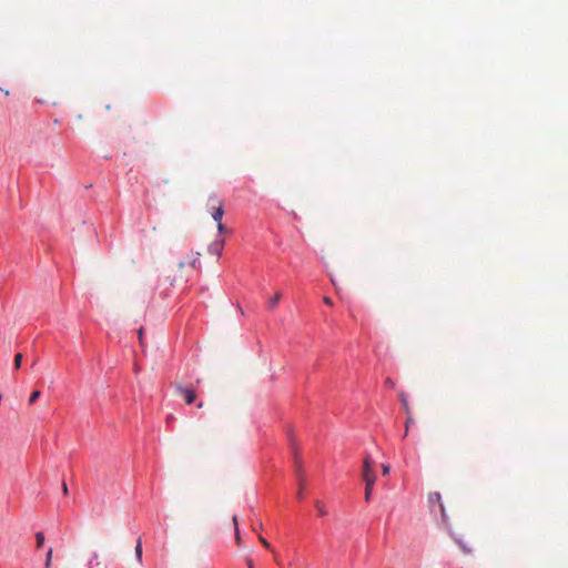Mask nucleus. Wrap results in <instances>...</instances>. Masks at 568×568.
I'll list each match as a JSON object with an SVG mask.
<instances>
[{"instance_id":"c756f323","label":"nucleus","mask_w":568,"mask_h":568,"mask_svg":"<svg viewBox=\"0 0 568 568\" xmlns=\"http://www.w3.org/2000/svg\"><path fill=\"white\" fill-rule=\"evenodd\" d=\"M197 407H199V408H202V407H203V403H202V402H200V403L197 404Z\"/></svg>"},{"instance_id":"a878e982","label":"nucleus","mask_w":568,"mask_h":568,"mask_svg":"<svg viewBox=\"0 0 568 568\" xmlns=\"http://www.w3.org/2000/svg\"><path fill=\"white\" fill-rule=\"evenodd\" d=\"M138 333H139V339H140V342H141V344H142V343H143V342H142L143 328L141 327V328L139 329V332H138Z\"/></svg>"},{"instance_id":"a211bd4d","label":"nucleus","mask_w":568,"mask_h":568,"mask_svg":"<svg viewBox=\"0 0 568 568\" xmlns=\"http://www.w3.org/2000/svg\"><path fill=\"white\" fill-rule=\"evenodd\" d=\"M217 231H219V233H221V234H222V233H226V232H227V230H226L225 225H224L222 222L217 223Z\"/></svg>"},{"instance_id":"f257e3e1","label":"nucleus","mask_w":568,"mask_h":568,"mask_svg":"<svg viewBox=\"0 0 568 568\" xmlns=\"http://www.w3.org/2000/svg\"><path fill=\"white\" fill-rule=\"evenodd\" d=\"M207 210L216 223L222 222L224 215V202L215 195L209 197Z\"/></svg>"},{"instance_id":"f3484780","label":"nucleus","mask_w":568,"mask_h":568,"mask_svg":"<svg viewBox=\"0 0 568 568\" xmlns=\"http://www.w3.org/2000/svg\"><path fill=\"white\" fill-rule=\"evenodd\" d=\"M456 541L459 544V546L462 547V549H463V551H464L465 554H469V552L471 551V549H470V548H468V547H467L465 544H463L460 540H456Z\"/></svg>"},{"instance_id":"dca6fc26","label":"nucleus","mask_w":568,"mask_h":568,"mask_svg":"<svg viewBox=\"0 0 568 568\" xmlns=\"http://www.w3.org/2000/svg\"><path fill=\"white\" fill-rule=\"evenodd\" d=\"M413 423L412 414H407L406 423H405V436L408 433L409 425Z\"/></svg>"},{"instance_id":"bb28decb","label":"nucleus","mask_w":568,"mask_h":568,"mask_svg":"<svg viewBox=\"0 0 568 568\" xmlns=\"http://www.w3.org/2000/svg\"><path fill=\"white\" fill-rule=\"evenodd\" d=\"M232 520H233V524H234V528L236 529V527H239L237 516H234Z\"/></svg>"},{"instance_id":"39448f33","label":"nucleus","mask_w":568,"mask_h":568,"mask_svg":"<svg viewBox=\"0 0 568 568\" xmlns=\"http://www.w3.org/2000/svg\"><path fill=\"white\" fill-rule=\"evenodd\" d=\"M223 247H224V240H220V241H215V242L211 243L209 246V251H210V253L219 256V255H221Z\"/></svg>"},{"instance_id":"7c9ffc66","label":"nucleus","mask_w":568,"mask_h":568,"mask_svg":"<svg viewBox=\"0 0 568 568\" xmlns=\"http://www.w3.org/2000/svg\"><path fill=\"white\" fill-rule=\"evenodd\" d=\"M297 497L302 498V490L298 491Z\"/></svg>"},{"instance_id":"6ab92c4d","label":"nucleus","mask_w":568,"mask_h":568,"mask_svg":"<svg viewBox=\"0 0 568 568\" xmlns=\"http://www.w3.org/2000/svg\"><path fill=\"white\" fill-rule=\"evenodd\" d=\"M382 470H383V475H384V476L388 475V474H389V471H390V467H389V465H387V464H383V465H382Z\"/></svg>"},{"instance_id":"6e6552de","label":"nucleus","mask_w":568,"mask_h":568,"mask_svg":"<svg viewBox=\"0 0 568 568\" xmlns=\"http://www.w3.org/2000/svg\"><path fill=\"white\" fill-rule=\"evenodd\" d=\"M100 565V561H99V554L98 552H93L90 560L88 561V568H95Z\"/></svg>"},{"instance_id":"2eb2a0df","label":"nucleus","mask_w":568,"mask_h":568,"mask_svg":"<svg viewBox=\"0 0 568 568\" xmlns=\"http://www.w3.org/2000/svg\"><path fill=\"white\" fill-rule=\"evenodd\" d=\"M40 395H41L40 390L32 392V394L29 397V404L30 405L33 404L40 397Z\"/></svg>"},{"instance_id":"cd10ccee","label":"nucleus","mask_w":568,"mask_h":568,"mask_svg":"<svg viewBox=\"0 0 568 568\" xmlns=\"http://www.w3.org/2000/svg\"><path fill=\"white\" fill-rule=\"evenodd\" d=\"M197 260H199V257H197V256H195V257L193 258V261H192V266H193V267H195V264H196Z\"/></svg>"},{"instance_id":"423d86ee","label":"nucleus","mask_w":568,"mask_h":568,"mask_svg":"<svg viewBox=\"0 0 568 568\" xmlns=\"http://www.w3.org/2000/svg\"><path fill=\"white\" fill-rule=\"evenodd\" d=\"M281 298H282L281 292H277L272 298H270V301H268L270 310H275L278 302L281 301Z\"/></svg>"},{"instance_id":"393cba45","label":"nucleus","mask_w":568,"mask_h":568,"mask_svg":"<svg viewBox=\"0 0 568 568\" xmlns=\"http://www.w3.org/2000/svg\"><path fill=\"white\" fill-rule=\"evenodd\" d=\"M62 491L65 495L68 494V486H67V484L64 481L62 483Z\"/></svg>"},{"instance_id":"f03ea898","label":"nucleus","mask_w":568,"mask_h":568,"mask_svg":"<svg viewBox=\"0 0 568 568\" xmlns=\"http://www.w3.org/2000/svg\"><path fill=\"white\" fill-rule=\"evenodd\" d=\"M362 478L365 484H375L376 483V474L373 470V462L369 457H365L363 462V471Z\"/></svg>"},{"instance_id":"2f4dec72","label":"nucleus","mask_w":568,"mask_h":568,"mask_svg":"<svg viewBox=\"0 0 568 568\" xmlns=\"http://www.w3.org/2000/svg\"><path fill=\"white\" fill-rule=\"evenodd\" d=\"M172 419H173V417H172V415H170V416L168 417V422L170 423V420H172Z\"/></svg>"},{"instance_id":"412c9836","label":"nucleus","mask_w":568,"mask_h":568,"mask_svg":"<svg viewBox=\"0 0 568 568\" xmlns=\"http://www.w3.org/2000/svg\"><path fill=\"white\" fill-rule=\"evenodd\" d=\"M260 541H261V544H262L264 547H266V548H270V547H271L270 542H268L265 538H263L262 536L260 537Z\"/></svg>"},{"instance_id":"aec40b11","label":"nucleus","mask_w":568,"mask_h":568,"mask_svg":"<svg viewBox=\"0 0 568 568\" xmlns=\"http://www.w3.org/2000/svg\"><path fill=\"white\" fill-rule=\"evenodd\" d=\"M235 541H236L237 545L241 544V535H240L239 527H236V530H235Z\"/></svg>"},{"instance_id":"0eeeda50","label":"nucleus","mask_w":568,"mask_h":568,"mask_svg":"<svg viewBox=\"0 0 568 568\" xmlns=\"http://www.w3.org/2000/svg\"><path fill=\"white\" fill-rule=\"evenodd\" d=\"M399 399H400V403L403 405V408H404L405 413L409 414L410 413V408H409V404H408L406 394L400 392L399 393Z\"/></svg>"},{"instance_id":"c85d7f7f","label":"nucleus","mask_w":568,"mask_h":568,"mask_svg":"<svg viewBox=\"0 0 568 568\" xmlns=\"http://www.w3.org/2000/svg\"><path fill=\"white\" fill-rule=\"evenodd\" d=\"M179 266H180V268H182L184 266V262H180Z\"/></svg>"},{"instance_id":"ddd939ff","label":"nucleus","mask_w":568,"mask_h":568,"mask_svg":"<svg viewBox=\"0 0 568 568\" xmlns=\"http://www.w3.org/2000/svg\"><path fill=\"white\" fill-rule=\"evenodd\" d=\"M316 508L320 516L324 517L327 515V511L325 509V506L321 501H316Z\"/></svg>"},{"instance_id":"b1692460","label":"nucleus","mask_w":568,"mask_h":568,"mask_svg":"<svg viewBox=\"0 0 568 568\" xmlns=\"http://www.w3.org/2000/svg\"><path fill=\"white\" fill-rule=\"evenodd\" d=\"M324 303L326 305H333V301L329 297H324Z\"/></svg>"},{"instance_id":"1a4fd4ad","label":"nucleus","mask_w":568,"mask_h":568,"mask_svg":"<svg viewBox=\"0 0 568 568\" xmlns=\"http://www.w3.org/2000/svg\"><path fill=\"white\" fill-rule=\"evenodd\" d=\"M134 551H135V556H136L138 561L141 564L142 562V541H141V538L138 539Z\"/></svg>"},{"instance_id":"4be33fe9","label":"nucleus","mask_w":568,"mask_h":568,"mask_svg":"<svg viewBox=\"0 0 568 568\" xmlns=\"http://www.w3.org/2000/svg\"><path fill=\"white\" fill-rule=\"evenodd\" d=\"M385 384L390 388L395 386V383L392 378H386Z\"/></svg>"},{"instance_id":"20e7f679","label":"nucleus","mask_w":568,"mask_h":568,"mask_svg":"<svg viewBox=\"0 0 568 568\" xmlns=\"http://www.w3.org/2000/svg\"><path fill=\"white\" fill-rule=\"evenodd\" d=\"M428 500H429L430 505L438 504V506L440 508V511H442V515L444 517L445 516V508H444V505L442 503L440 494L439 493H432V494H429Z\"/></svg>"},{"instance_id":"9d476101","label":"nucleus","mask_w":568,"mask_h":568,"mask_svg":"<svg viewBox=\"0 0 568 568\" xmlns=\"http://www.w3.org/2000/svg\"><path fill=\"white\" fill-rule=\"evenodd\" d=\"M52 557H53V549L50 547L47 551L44 568H51Z\"/></svg>"},{"instance_id":"f8f14e48","label":"nucleus","mask_w":568,"mask_h":568,"mask_svg":"<svg viewBox=\"0 0 568 568\" xmlns=\"http://www.w3.org/2000/svg\"><path fill=\"white\" fill-rule=\"evenodd\" d=\"M36 539H37V547H38V548L42 547V546H43V544H44V539H45V538H44L43 532L38 531V532L36 534Z\"/></svg>"},{"instance_id":"7ed1b4c3","label":"nucleus","mask_w":568,"mask_h":568,"mask_svg":"<svg viewBox=\"0 0 568 568\" xmlns=\"http://www.w3.org/2000/svg\"><path fill=\"white\" fill-rule=\"evenodd\" d=\"M176 392L184 398L187 405L192 404L195 400V392L191 388L178 385Z\"/></svg>"},{"instance_id":"9b49d317","label":"nucleus","mask_w":568,"mask_h":568,"mask_svg":"<svg viewBox=\"0 0 568 568\" xmlns=\"http://www.w3.org/2000/svg\"><path fill=\"white\" fill-rule=\"evenodd\" d=\"M374 485L375 484H365V501L368 503L371 500V497H372V491H373V488H374Z\"/></svg>"},{"instance_id":"4468645a","label":"nucleus","mask_w":568,"mask_h":568,"mask_svg":"<svg viewBox=\"0 0 568 568\" xmlns=\"http://www.w3.org/2000/svg\"><path fill=\"white\" fill-rule=\"evenodd\" d=\"M21 362H22V354L21 353L16 354V356H14V368L16 369L20 368Z\"/></svg>"},{"instance_id":"5701e85b","label":"nucleus","mask_w":568,"mask_h":568,"mask_svg":"<svg viewBox=\"0 0 568 568\" xmlns=\"http://www.w3.org/2000/svg\"><path fill=\"white\" fill-rule=\"evenodd\" d=\"M247 568H254L253 560L251 558H246Z\"/></svg>"}]
</instances>
